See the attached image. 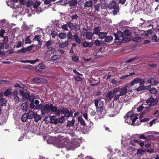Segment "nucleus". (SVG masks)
Masks as SVG:
<instances>
[{
  "mask_svg": "<svg viewBox=\"0 0 159 159\" xmlns=\"http://www.w3.org/2000/svg\"><path fill=\"white\" fill-rule=\"evenodd\" d=\"M80 144L77 142V140L75 141L70 142L69 139L67 137H62L60 141L55 144L56 146L58 148L65 147L67 150H73L75 148L80 146Z\"/></svg>",
  "mask_w": 159,
  "mask_h": 159,
  "instance_id": "f257e3e1",
  "label": "nucleus"
},
{
  "mask_svg": "<svg viewBox=\"0 0 159 159\" xmlns=\"http://www.w3.org/2000/svg\"><path fill=\"white\" fill-rule=\"evenodd\" d=\"M94 104L96 107L98 115L99 116V118H102L105 115V111L104 110V102H99L98 99H95L93 100Z\"/></svg>",
  "mask_w": 159,
  "mask_h": 159,
  "instance_id": "f03ea898",
  "label": "nucleus"
},
{
  "mask_svg": "<svg viewBox=\"0 0 159 159\" xmlns=\"http://www.w3.org/2000/svg\"><path fill=\"white\" fill-rule=\"evenodd\" d=\"M137 116V115L134 113L132 111L129 112L124 117L125 122L129 125H134V121L138 118Z\"/></svg>",
  "mask_w": 159,
  "mask_h": 159,
  "instance_id": "7ed1b4c3",
  "label": "nucleus"
},
{
  "mask_svg": "<svg viewBox=\"0 0 159 159\" xmlns=\"http://www.w3.org/2000/svg\"><path fill=\"white\" fill-rule=\"evenodd\" d=\"M158 102L157 98H154L152 97L149 98L146 101V103L149 106H153L156 104Z\"/></svg>",
  "mask_w": 159,
  "mask_h": 159,
  "instance_id": "20e7f679",
  "label": "nucleus"
},
{
  "mask_svg": "<svg viewBox=\"0 0 159 159\" xmlns=\"http://www.w3.org/2000/svg\"><path fill=\"white\" fill-rule=\"evenodd\" d=\"M45 120H46L47 122H50L52 123H54L55 124H57V119H56L55 116H52L49 117H46L44 119Z\"/></svg>",
  "mask_w": 159,
  "mask_h": 159,
  "instance_id": "39448f33",
  "label": "nucleus"
},
{
  "mask_svg": "<svg viewBox=\"0 0 159 159\" xmlns=\"http://www.w3.org/2000/svg\"><path fill=\"white\" fill-rule=\"evenodd\" d=\"M51 104L49 105L48 104H46L43 108V110H41L42 113L46 114L49 112L51 111Z\"/></svg>",
  "mask_w": 159,
  "mask_h": 159,
  "instance_id": "423d86ee",
  "label": "nucleus"
},
{
  "mask_svg": "<svg viewBox=\"0 0 159 159\" xmlns=\"http://www.w3.org/2000/svg\"><path fill=\"white\" fill-rule=\"evenodd\" d=\"M114 35L115 36V42L116 41L120 40L119 38L122 37L124 35L123 33L120 31H119L117 32V34L114 33Z\"/></svg>",
  "mask_w": 159,
  "mask_h": 159,
  "instance_id": "0eeeda50",
  "label": "nucleus"
},
{
  "mask_svg": "<svg viewBox=\"0 0 159 159\" xmlns=\"http://www.w3.org/2000/svg\"><path fill=\"white\" fill-rule=\"evenodd\" d=\"M130 39L129 38H123L121 40L118 41H116L115 43L117 45L120 44L122 43H126L130 41Z\"/></svg>",
  "mask_w": 159,
  "mask_h": 159,
  "instance_id": "6e6552de",
  "label": "nucleus"
},
{
  "mask_svg": "<svg viewBox=\"0 0 159 159\" xmlns=\"http://www.w3.org/2000/svg\"><path fill=\"white\" fill-rule=\"evenodd\" d=\"M61 112L66 117H69L70 116V113L67 108H62L61 110Z\"/></svg>",
  "mask_w": 159,
  "mask_h": 159,
  "instance_id": "1a4fd4ad",
  "label": "nucleus"
},
{
  "mask_svg": "<svg viewBox=\"0 0 159 159\" xmlns=\"http://www.w3.org/2000/svg\"><path fill=\"white\" fill-rule=\"evenodd\" d=\"M93 4V2L92 0L87 1L84 3V6L86 8L91 7Z\"/></svg>",
  "mask_w": 159,
  "mask_h": 159,
  "instance_id": "9d476101",
  "label": "nucleus"
},
{
  "mask_svg": "<svg viewBox=\"0 0 159 159\" xmlns=\"http://www.w3.org/2000/svg\"><path fill=\"white\" fill-rule=\"evenodd\" d=\"M153 132L149 131L146 133H145L143 134H140L139 136V138L140 139H147V137H146V135H147L148 134H152Z\"/></svg>",
  "mask_w": 159,
  "mask_h": 159,
  "instance_id": "9b49d317",
  "label": "nucleus"
},
{
  "mask_svg": "<svg viewBox=\"0 0 159 159\" xmlns=\"http://www.w3.org/2000/svg\"><path fill=\"white\" fill-rule=\"evenodd\" d=\"M148 84H150V85H152V86L156 85L157 84L156 80L153 78L150 79L148 80Z\"/></svg>",
  "mask_w": 159,
  "mask_h": 159,
  "instance_id": "f8f14e48",
  "label": "nucleus"
},
{
  "mask_svg": "<svg viewBox=\"0 0 159 159\" xmlns=\"http://www.w3.org/2000/svg\"><path fill=\"white\" fill-rule=\"evenodd\" d=\"M127 86H125L121 89L119 94L121 96H123L126 93L127 91Z\"/></svg>",
  "mask_w": 159,
  "mask_h": 159,
  "instance_id": "ddd939ff",
  "label": "nucleus"
},
{
  "mask_svg": "<svg viewBox=\"0 0 159 159\" xmlns=\"http://www.w3.org/2000/svg\"><path fill=\"white\" fill-rule=\"evenodd\" d=\"M21 109L23 111H26L27 110L28 105L27 102H25L22 104L21 106Z\"/></svg>",
  "mask_w": 159,
  "mask_h": 159,
  "instance_id": "4468645a",
  "label": "nucleus"
},
{
  "mask_svg": "<svg viewBox=\"0 0 159 159\" xmlns=\"http://www.w3.org/2000/svg\"><path fill=\"white\" fill-rule=\"evenodd\" d=\"M74 39L75 41L78 44L81 43V40L79 36L77 34H75L73 36Z\"/></svg>",
  "mask_w": 159,
  "mask_h": 159,
  "instance_id": "2eb2a0df",
  "label": "nucleus"
},
{
  "mask_svg": "<svg viewBox=\"0 0 159 159\" xmlns=\"http://www.w3.org/2000/svg\"><path fill=\"white\" fill-rule=\"evenodd\" d=\"M140 80L139 78H135L130 83V86H132L135 84H138L139 82V81Z\"/></svg>",
  "mask_w": 159,
  "mask_h": 159,
  "instance_id": "dca6fc26",
  "label": "nucleus"
},
{
  "mask_svg": "<svg viewBox=\"0 0 159 159\" xmlns=\"http://www.w3.org/2000/svg\"><path fill=\"white\" fill-rule=\"evenodd\" d=\"M116 2L115 1H113L110 2L108 6V7L110 9H112L115 8L117 6H116Z\"/></svg>",
  "mask_w": 159,
  "mask_h": 159,
  "instance_id": "f3484780",
  "label": "nucleus"
},
{
  "mask_svg": "<svg viewBox=\"0 0 159 159\" xmlns=\"http://www.w3.org/2000/svg\"><path fill=\"white\" fill-rule=\"evenodd\" d=\"M94 33L88 32L86 34V38L90 40L92 39V38L93 36Z\"/></svg>",
  "mask_w": 159,
  "mask_h": 159,
  "instance_id": "a211bd4d",
  "label": "nucleus"
},
{
  "mask_svg": "<svg viewBox=\"0 0 159 159\" xmlns=\"http://www.w3.org/2000/svg\"><path fill=\"white\" fill-rule=\"evenodd\" d=\"M68 4L71 7L75 6L77 4V1L76 0H70L68 2Z\"/></svg>",
  "mask_w": 159,
  "mask_h": 159,
  "instance_id": "6ab92c4d",
  "label": "nucleus"
},
{
  "mask_svg": "<svg viewBox=\"0 0 159 159\" xmlns=\"http://www.w3.org/2000/svg\"><path fill=\"white\" fill-rule=\"evenodd\" d=\"M69 43L68 41H65L62 43H60L59 44V48H65L69 44Z\"/></svg>",
  "mask_w": 159,
  "mask_h": 159,
  "instance_id": "aec40b11",
  "label": "nucleus"
},
{
  "mask_svg": "<svg viewBox=\"0 0 159 159\" xmlns=\"http://www.w3.org/2000/svg\"><path fill=\"white\" fill-rule=\"evenodd\" d=\"M65 120L64 116H62L59 118L57 119V124L60 123L61 124L64 122Z\"/></svg>",
  "mask_w": 159,
  "mask_h": 159,
  "instance_id": "412c9836",
  "label": "nucleus"
},
{
  "mask_svg": "<svg viewBox=\"0 0 159 159\" xmlns=\"http://www.w3.org/2000/svg\"><path fill=\"white\" fill-rule=\"evenodd\" d=\"M27 113L28 118L30 119H31L34 118L35 115L36 114L34 113V111H29Z\"/></svg>",
  "mask_w": 159,
  "mask_h": 159,
  "instance_id": "4be33fe9",
  "label": "nucleus"
},
{
  "mask_svg": "<svg viewBox=\"0 0 159 159\" xmlns=\"http://www.w3.org/2000/svg\"><path fill=\"white\" fill-rule=\"evenodd\" d=\"M83 47L87 48V47H89L91 48L93 46V43L92 42L88 43L87 42H84L83 44Z\"/></svg>",
  "mask_w": 159,
  "mask_h": 159,
  "instance_id": "5701e85b",
  "label": "nucleus"
},
{
  "mask_svg": "<svg viewBox=\"0 0 159 159\" xmlns=\"http://www.w3.org/2000/svg\"><path fill=\"white\" fill-rule=\"evenodd\" d=\"M100 31V28L99 27H95L93 29V33L97 35L99 34Z\"/></svg>",
  "mask_w": 159,
  "mask_h": 159,
  "instance_id": "b1692460",
  "label": "nucleus"
},
{
  "mask_svg": "<svg viewBox=\"0 0 159 159\" xmlns=\"http://www.w3.org/2000/svg\"><path fill=\"white\" fill-rule=\"evenodd\" d=\"M105 41L106 42L109 43L113 40V38L111 36H107L105 37Z\"/></svg>",
  "mask_w": 159,
  "mask_h": 159,
  "instance_id": "393cba45",
  "label": "nucleus"
},
{
  "mask_svg": "<svg viewBox=\"0 0 159 159\" xmlns=\"http://www.w3.org/2000/svg\"><path fill=\"white\" fill-rule=\"evenodd\" d=\"M28 118V113H24L22 115L21 118V120L22 122H25L26 121Z\"/></svg>",
  "mask_w": 159,
  "mask_h": 159,
  "instance_id": "a878e982",
  "label": "nucleus"
},
{
  "mask_svg": "<svg viewBox=\"0 0 159 159\" xmlns=\"http://www.w3.org/2000/svg\"><path fill=\"white\" fill-rule=\"evenodd\" d=\"M75 122V120L74 119H72L71 121H68L66 125V126L67 127H70V126H73Z\"/></svg>",
  "mask_w": 159,
  "mask_h": 159,
  "instance_id": "bb28decb",
  "label": "nucleus"
},
{
  "mask_svg": "<svg viewBox=\"0 0 159 159\" xmlns=\"http://www.w3.org/2000/svg\"><path fill=\"white\" fill-rule=\"evenodd\" d=\"M58 36L61 39H64L66 37V34L65 33H60L58 34Z\"/></svg>",
  "mask_w": 159,
  "mask_h": 159,
  "instance_id": "cd10ccee",
  "label": "nucleus"
},
{
  "mask_svg": "<svg viewBox=\"0 0 159 159\" xmlns=\"http://www.w3.org/2000/svg\"><path fill=\"white\" fill-rule=\"evenodd\" d=\"M149 91L151 93L154 94H155L157 93L158 91L157 89L155 88H150L149 90Z\"/></svg>",
  "mask_w": 159,
  "mask_h": 159,
  "instance_id": "c85d7f7f",
  "label": "nucleus"
},
{
  "mask_svg": "<svg viewBox=\"0 0 159 159\" xmlns=\"http://www.w3.org/2000/svg\"><path fill=\"white\" fill-rule=\"evenodd\" d=\"M107 33L104 32H101L99 33L98 34V36L100 38L104 39L106 36Z\"/></svg>",
  "mask_w": 159,
  "mask_h": 159,
  "instance_id": "c756f323",
  "label": "nucleus"
},
{
  "mask_svg": "<svg viewBox=\"0 0 159 159\" xmlns=\"http://www.w3.org/2000/svg\"><path fill=\"white\" fill-rule=\"evenodd\" d=\"M145 151L141 149H138L137 150V153L139 156H141L142 154H145Z\"/></svg>",
  "mask_w": 159,
  "mask_h": 159,
  "instance_id": "7c9ffc66",
  "label": "nucleus"
},
{
  "mask_svg": "<svg viewBox=\"0 0 159 159\" xmlns=\"http://www.w3.org/2000/svg\"><path fill=\"white\" fill-rule=\"evenodd\" d=\"M68 26L71 30H74L75 29V25L70 22H69L68 23Z\"/></svg>",
  "mask_w": 159,
  "mask_h": 159,
  "instance_id": "2f4dec72",
  "label": "nucleus"
},
{
  "mask_svg": "<svg viewBox=\"0 0 159 159\" xmlns=\"http://www.w3.org/2000/svg\"><path fill=\"white\" fill-rule=\"evenodd\" d=\"M139 143V141L135 139H133L129 143L132 145L136 146Z\"/></svg>",
  "mask_w": 159,
  "mask_h": 159,
  "instance_id": "473e14b6",
  "label": "nucleus"
},
{
  "mask_svg": "<svg viewBox=\"0 0 159 159\" xmlns=\"http://www.w3.org/2000/svg\"><path fill=\"white\" fill-rule=\"evenodd\" d=\"M7 101L5 99H1L0 100V106L2 107L6 105Z\"/></svg>",
  "mask_w": 159,
  "mask_h": 159,
  "instance_id": "72a5a7b5",
  "label": "nucleus"
},
{
  "mask_svg": "<svg viewBox=\"0 0 159 159\" xmlns=\"http://www.w3.org/2000/svg\"><path fill=\"white\" fill-rule=\"evenodd\" d=\"M113 9L114 10L113 12V14L114 15H116L119 11V7L118 6H116Z\"/></svg>",
  "mask_w": 159,
  "mask_h": 159,
  "instance_id": "f704fd0d",
  "label": "nucleus"
},
{
  "mask_svg": "<svg viewBox=\"0 0 159 159\" xmlns=\"http://www.w3.org/2000/svg\"><path fill=\"white\" fill-rule=\"evenodd\" d=\"M113 94L111 91L109 92L107 95V98H108L110 100L111 99L113 96Z\"/></svg>",
  "mask_w": 159,
  "mask_h": 159,
  "instance_id": "c9c22d12",
  "label": "nucleus"
},
{
  "mask_svg": "<svg viewBox=\"0 0 159 159\" xmlns=\"http://www.w3.org/2000/svg\"><path fill=\"white\" fill-rule=\"evenodd\" d=\"M138 57H135L132 58L128 60H126L125 61V63H129L133 61L138 59Z\"/></svg>",
  "mask_w": 159,
  "mask_h": 159,
  "instance_id": "e433bc0d",
  "label": "nucleus"
},
{
  "mask_svg": "<svg viewBox=\"0 0 159 159\" xmlns=\"http://www.w3.org/2000/svg\"><path fill=\"white\" fill-rule=\"evenodd\" d=\"M11 92V90L10 89H7L5 91L4 94L5 96L9 95Z\"/></svg>",
  "mask_w": 159,
  "mask_h": 159,
  "instance_id": "4c0bfd02",
  "label": "nucleus"
},
{
  "mask_svg": "<svg viewBox=\"0 0 159 159\" xmlns=\"http://www.w3.org/2000/svg\"><path fill=\"white\" fill-rule=\"evenodd\" d=\"M145 105V104H143L138 107L137 109L138 111H141L144 108H145V107L144 106Z\"/></svg>",
  "mask_w": 159,
  "mask_h": 159,
  "instance_id": "58836bf2",
  "label": "nucleus"
},
{
  "mask_svg": "<svg viewBox=\"0 0 159 159\" xmlns=\"http://www.w3.org/2000/svg\"><path fill=\"white\" fill-rule=\"evenodd\" d=\"M134 74V73H129V75H122L120 78V79L122 80H125L126 79L128 76H130L131 75Z\"/></svg>",
  "mask_w": 159,
  "mask_h": 159,
  "instance_id": "ea45409f",
  "label": "nucleus"
},
{
  "mask_svg": "<svg viewBox=\"0 0 159 159\" xmlns=\"http://www.w3.org/2000/svg\"><path fill=\"white\" fill-rule=\"evenodd\" d=\"M34 121L36 122H38L40 120V115L37 114L35 115L34 117Z\"/></svg>",
  "mask_w": 159,
  "mask_h": 159,
  "instance_id": "a19ab883",
  "label": "nucleus"
},
{
  "mask_svg": "<svg viewBox=\"0 0 159 159\" xmlns=\"http://www.w3.org/2000/svg\"><path fill=\"white\" fill-rule=\"evenodd\" d=\"M94 8L95 11H100V4H97L94 5Z\"/></svg>",
  "mask_w": 159,
  "mask_h": 159,
  "instance_id": "79ce46f5",
  "label": "nucleus"
},
{
  "mask_svg": "<svg viewBox=\"0 0 159 159\" xmlns=\"http://www.w3.org/2000/svg\"><path fill=\"white\" fill-rule=\"evenodd\" d=\"M157 122V119H153L149 123V124L150 125V126H152L153 124H155Z\"/></svg>",
  "mask_w": 159,
  "mask_h": 159,
  "instance_id": "37998d69",
  "label": "nucleus"
},
{
  "mask_svg": "<svg viewBox=\"0 0 159 159\" xmlns=\"http://www.w3.org/2000/svg\"><path fill=\"white\" fill-rule=\"evenodd\" d=\"M39 35H35L34 36V37L33 39V40L34 41H38V45L40 44V39L39 38Z\"/></svg>",
  "mask_w": 159,
  "mask_h": 159,
  "instance_id": "c03bdc74",
  "label": "nucleus"
},
{
  "mask_svg": "<svg viewBox=\"0 0 159 159\" xmlns=\"http://www.w3.org/2000/svg\"><path fill=\"white\" fill-rule=\"evenodd\" d=\"M78 121L82 125H85V122L82 118H79L78 119Z\"/></svg>",
  "mask_w": 159,
  "mask_h": 159,
  "instance_id": "a18cd8bd",
  "label": "nucleus"
},
{
  "mask_svg": "<svg viewBox=\"0 0 159 159\" xmlns=\"http://www.w3.org/2000/svg\"><path fill=\"white\" fill-rule=\"evenodd\" d=\"M17 53H19L20 52L24 53L25 52V48H23L20 49L16 51Z\"/></svg>",
  "mask_w": 159,
  "mask_h": 159,
  "instance_id": "49530a36",
  "label": "nucleus"
},
{
  "mask_svg": "<svg viewBox=\"0 0 159 159\" xmlns=\"http://www.w3.org/2000/svg\"><path fill=\"white\" fill-rule=\"evenodd\" d=\"M30 36H28L25 39V43L26 44L27 43H31V41L30 39Z\"/></svg>",
  "mask_w": 159,
  "mask_h": 159,
  "instance_id": "de8ad7c7",
  "label": "nucleus"
},
{
  "mask_svg": "<svg viewBox=\"0 0 159 159\" xmlns=\"http://www.w3.org/2000/svg\"><path fill=\"white\" fill-rule=\"evenodd\" d=\"M126 36H130L131 34V32L130 31L128 30H125L124 32Z\"/></svg>",
  "mask_w": 159,
  "mask_h": 159,
  "instance_id": "09e8293b",
  "label": "nucleus"
},
{
  "mask_svg": "<svg viewBox=\"0 0 159 159\" xmlns=\"http://www.w3.org/2000/svg\"><path fill=\"white\" fill-rule=\"evenodd\" d=\"M61 28L65 30H68V24H64L63 25L61 26Z\"/></svg>",
  "mask_w": 159,
  "mask_h": 159,
  "instance_id": "8fccbe9b",
  "label": "nucleus"
},
{
  "mask_svg": "<svg viewBox=\"0 0 159 159\" xmlns=\"http://www.w3.org/2000/svg\"><path fill=\"white\" fill-rule=\"evenodd\" d=\"M51 111L52 112H55L57 111V108L55 106H53L52 104H51Z\"/></svg>",
  "mask_w": 159,
  "mask_h": 159,
  "instance_id": "3c124183",
  "label": "nucleus"
},
{
  "mask_svg": "<svg viewBox=\"0 0 159 159\" xmlns=\"http://www.w3.org/2000/svg\"><path fill=\"white\" fill-rule=\"evenodd\" d=\"M3 43L5 44H7L8 41V39L7 36H5L3 37Z\"/></svg>",
  "mask_w": 159,
  "mask_h": 159,
  "instance_id": "603ef678",
  "label": "nucleus"
},
{
  "mask_svg": "<svg viewBox=\"0 0 159 159\" xmlns=\"http://www.w3.org/2000/svg\"><path fill=\"white\" fill-rule=\"evenodd\" d=\"M40 5V2H37L33 4V7L34 8H37Z\"/></svg>",
  "mask_w": 159,
  "mask_h": 159,
  "instance_id": "864d4df0",
  "label": "nucleus"
},
{
  "mask_svg": "<svg viewBox=\"0 0 159 159\" xmlns=\"http://www.w3.org/2000/svg\"><path fill=\"white\" fill-rule=\"evenodd\" d=\"M107 7V3H102L101 5V7L102 9H106Z\"/></svg>",
  "mask_w": 159,
  "mask_h": 159,
  "instance_id": "5fc2aeb1",
  "label": "nucleus"
},
{
  "mask_svg": "<svg viewBox=\"0 0 159 159\" xmlns=\"http://www.w3.org/2000/svg\"><path fill=\"white\" fill-rule=\"evenodd\" d=\"M58 57V55H56L53 56H52L51 57V60H54L57 59Z\"/></svg>",
  "mask_w": 159,
  "mask_h": 159,
  "instance_id": "6e6d98bb",
  "label": "nucleus"
},
{
  "mask_svg": "<svg viewBox=\"0 0 159 159\" xmlns=\"http://www.w3.org/2000/svg\"><path fill=\"white\" fill-rule=\"evenodd\" d=\"M39 61V60L38 59H37L34 60H28V63L33 64L35 63L36 62L38 61Z\"/></svg>",
  "mask_w": 159,
  "mask_h": 159,
  "instance_id": "4d7b16f0",
  "label": "nucleus"
},
{
  "mask_svg": "<svg viewBox=\"0 0 159 159\" xmlns=\"http://www.w3.org/2000/svg\"><path fill=\"white\" fill-rule=\"evenodd\" d=\"M32 81H34V83H39L40 82V79L39 78H33L32 80Z\"/></svg>",
  "mask_w": 159,
  "mask_h": 159,
  "instance_id": "13d9d810",
  "label": "nucleus"
},
{
  "mask_svg": "<svg viewBox=\"0 0 159 159\" xmlns=\"http://www.w3.org/2000/svg\"><path fill=\"white\" fill-rule=\"evenodd\" d=\"M72 60L73 61L77 62L79 60V58L77 56L72 57Z\"/></svg>",
  "mask_w": 159,
  "mask_h": 159,
  "instance_id": "bf43d9fd",
  "label": "nucleus"
},
{
  "mask_svg": "<svg viewBox=\"0 0 159 159\" xmlns=\"http://www.w3.org/2000/svg\"><path fill=\"white\" fill-rule=\"evenodd\" d=\"M34 2L31 1H29L27 2V6L28 7H30L33 5Z\"/></svg>",
  "mask_w": 159,
  "mask_h": 159,
  "instance_id": "052dcab7",
  "label": "nucleus"
},
{
  "mask_svg": "<svg viewBox=\"0 0 159 159\" xmlns=\"http://www.w3.org/2000/svg\"><path fill=\"white\" fill-rule=\"evenodd\" d=\"M33 46L32 45L28 46L26 48H25V52L26 51H29L31 50Z\"/></svg>",
  "mask_w": 159,
  "mask_h": 159,
  "instance_id": "680f3d73",
  "label": "nucleus"
},
{
  "mask_svg": "<svg viewBox=\"0 0 159 159\" xmlns=\"http://www.w3.org/2000/svg\"><path fill=\"white\" fill-rule=\"evenodd\" d=\"M67 39H72V35L71 33L70 32L67 34Z\"/></svg>",
  "mask_w": 159,
  "mask_h": 159,
  "instance_id": "e2e57ef3",
  "label": "nucleus"
},
{
  "mask_svg": "<svg viewBox=\"0 0 159 159\" xmlns=\"http://www.w3.org/2000/svg\"><path fill=\"white\" fill-rule=\"evenodd\" d=\"M51 34L52 38H55L57 35V33L56 32L53 31L51 33Z\"/></svg>",
  "mask_w": 159,
  "mask_h": 159,
  "instance_id": "0e129e2a",
  "label": "nucleus"
},
{
  "mask_svg": "<svg viewBox=\"0 0 159 159\" xmlns=\"http://www.w3.org/2000/svg\"><path fill=\"white\" fill-rule=\"evenodd\" d=\"M30 95L29 93H27L25 92V94L23 96H24L25 98L28 99L30 97Z\"/></svg>",
  "mask_w": 159,
  "mask_h": 159,
  "instance_id": "69168bd1",
  "label": "nucleus"
},
{
  "mask_svg": "<svg viewBox=\"0 0 159 159\" xmlns=\"http://www.w3.org/2000/svg\"><path fill=\"white\" fill-rule=\"evenodd\" d=\"M140 40V38L139 37L134 38L133 39V41H135L136 42H138Z\"/></svg>",
  "mask_w": 159,
  "mask_h": 159,
  "instance_id": "338daca9",
  "label": "nucleus"
},
{
  "mask_svg": "<svg viewBox=\"0 0 159 159\" xmlns=\"http://www.w3.org/2000/svg\"><path fill=\"white\" fill-rule=\"evenodd\" d=\"M143 90V86H139L137 89V90L138 92Z\"/></svg>",
  "mask_w": 159,
  "mask_h": 159,
  "instance_id": "774afa93",
  "label": "nucleus"
}]
</instances>
